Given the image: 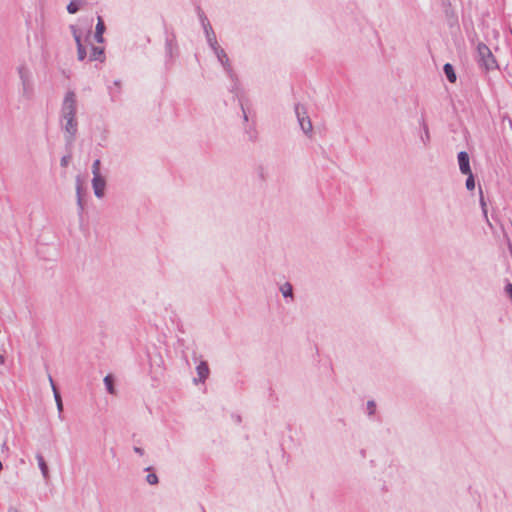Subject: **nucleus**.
<instances>
[{
    "instance_id": "nucleus-21",
    "label": "nucleus",
    "mask_w": 512,
    "mask_h": 512,
    "mask_svg": "<svg viewBox=\"0 0 512 512\" xmlns=\"http://www.w3.org/2000/svg\"><path fill=\"white\" fill-rule=\"evenodd\" d=\"M423 129H424V136H422V141L424 142V144H426L430 140V134H429L428 126L424 121H423Z\"/></svg>"
},
{
    "instance_id": "nucleus-9",
    "label": "nucleus",
    "mask_w": 512,
    "mask_h": 512,
    "mask_svg": "<svg viewBox=\"0 0 512 512\" xmlns=\"http://www.w3.org/2000/svg\"><path fill=\"white\" fill-rule=\"evenodd\" d=\"M71 30L73 32V35H74V38H75V41L77 43V48H78V59L79 60H84L86 55H87V52H86V48L85 46L83 45V43L81 42V37L80 35L77 33L76 29L74 26H71Z\"/></svg>"
},
{
    "instance_id": "nucleus-27",
    "label": "nucleus",
    "mask_w": 512,
    "mask_h": 512,
    "mask_svg": "<svg viewBox=\"0 0 512 512\" xmlns=\"http://www.w3.org/2000/svg\"><path fill=\"white\" fill-rule=\"evenodd\" d=\"M134 451H135L136 453H138L139 455H143V454H144L143 449H142V448H140V447H134Z\"/></svg>"
},
{
    "instance_id": "nucleus-14",
    "label": "nucleus",
    "mask_w": 512,
    "mask_h": 512,
    "mask_svg": "<svg viewBox=\"0 0 512 512\" xmlns=\"http://www.w3.org/2000/svg\"><path fill=\"white\" fill-rule=\"evenodd\" d=\"M84 4V1L83 0H72L68 6L66 7V9L68 10L69 13L71 14H74L76 12H78L81 8V6Z\"/></svg>"
},
{
    "instance_id": "nucleus-26",
    "label": "nucleus",
    "mask_w": 512,
    "mask_h": 512,
    "mask_svg": "<svg viewBox=\"0 0 512 512\" xmlns=\"http://www.w3.org/2000/svg\"><path fill=\"white\" fill-rule=\"evenodd\" d=\"M77 193H78V204L82 208V199L80 197V187L79 186L77 188Z\"/></svg>"
},
{
    "instance_id": "nucleus-19",
    "label": "nucleus",
    "mask_w": 512,
    "mask_h": 512,
    "mask_svg": "<svg viewBox=\"0 0 512 512\" xmlns=\"http://www.w3.org/2000/svg\"><path fill=\"white\" fill-rule=\"evenodd\" d=\"M468 177L466 179V188L468 190H473L475 188V180L472 172L470 174H466Z\"/></svg>"
},
{
    "instance_id": "nucleus-11",
    "label": "nucleus",
    "mask_w": 512,
    "mask_h": 512,
    "mask_svg": "<svg viewBox=\"0 0 512 512\" xmlns=\"http://www.w3.org/2000/svg\"><path fill=\"white\" fill-rule=\"evenodd\" d=\"M104 49L102 47L93 46L90 53V61H103Z\"/></svg>"
},
{
    "instance_id": "nucleus-18",
    "label": "nucleus",
    "mask_w": 512,
    "mask_h": 512,
    "mask_svg": "<svg viewBox=\"0 0 512 512\" xmlns=\"http://www.w3.org/2000/svg\"><path fill=\"white\" fill-rule=\"evenodd\" d=\"M281 292L284 297H292V295H293L292 285L290 283H285L281 287Z\"/></svg>"
},
{
    "instance_id": "nucleus-4",
    "label": "nucleus",
    "mask_w": 512,
    "mask_h": 512,
    "mask_svg": "<svg viewBox=\"0 0 512 512\" xmlns=\"http://www.w3.org/2000/svg\"><path fill=\"white\" fill-rule=\"evenodd\" d=\"M18 74L23 86V95L29 98L32 93V73L25 65H20Z\"/></svg>"
},
{
    "instance_id": "nucleus-12",
    "label": "nucleus",
    "mask_w": 512,
    "mask_h": 512,
    "mask_svg": "<svg viewBox=\"0 0 512 512\" xmlns=\"http://www.w3.org/2000/svg\"><path fill=\"white\" fill-rule=\"evenodd\" d=\"M105 31V25L102 19L98 18V23L96 25V31H95V39L97 42H103V33Z\"/></svg>"
},
{
    "instance_id": "nucleus-31",
    "label": "nucleus",
    "mask_w": 512,
    "mask_h": 512,
    "mask_svg": "<svg viewBox=\"0 0 512 512\" xmlns=\"http://www.w3.org/2000/svg\"><path fill=\"white\" fill-rule=\"evenodd\" d=\"M0 363H4V357L0 354Z\"/></svg>"
},
{
    "instance_id": "nucleus-10",
    "label": "nucleus",
    "mask_w": 512,
    "mask_h": 512,
    "mask_svg": "<svg viewBox=\"0 0 512 512\" xmlns=\"http://www.w3.org/2000/svg\"><path fill=\"white\" fill-rule=\"evenodd\" d=\"M197 374L200 382H204L209 375V367L205 361H201L197 366Z\"/></svg>"
},
{
    "instance_id": "nucleus-32",
    "label": "nucleus",
    "mask_w": 512,
    "mask_h": 512,
    "mask_svg": "<svg viewBox=\"0 0 512 512\" xmlns=\"http://www.w3.org/2000/svg\"><path fill=\"white\" fill-rule=\"evenodd\" d=\"M3 449H6L7 448V444L6 443H3Z\"/></svg>"
},
{
    "instance_id": "nucleus-24",
    "label": "nucleus",
    "mask_w": 512,
    "mask_h": 512,
    "mask_svg": "<svg viewBox=\"0 0 512 512\" xmlns=\"http://www.w3.org/2000/svg\"><path fill=\"white\" fill-rule=\"evenodd\" d=\"M480 204H481V207H482V210H483L484 216L487 218L486 203H485L484 198H483V196H482V195H481V198H480Z\"/></svg>"
},
{
    "instance_id": "nucleus-25",
    "label": "nucleus",
    "mask_w": 512,
    "mask_h": 512,
    "mask_svg": "<svg viewBox=\"0 0 512 512\" xmlns=\"http://www.w3.org/2000/svg\"><path fill=\"white\" fill-rule=\"evenodd\" d=\"M506 293L509 295L510 299L512 300V284L508 283L505 287Z\"/></svg>"
},
{
    "instance_id": "nucleus-30",
    "label": "nucleus",
    "mask_w": 512,
    "mask_h": 512,
    "mask_svg": "<svg viewBox=\"0 0 512 512\" xmlns=\"http://www.w3.org/2000/svg\"><path fill=\"white\" fill-rule=\"evenodd\" d=\"M242 110H243V113H244V119L247 120V115H246V112H245V109H244L243 106H242Z\"/></svg>"
},
{
    "instance_id": "nucleus-7",
    "label": "nucleus",
    "mask_w": 512,
    "mask_h": 512,
    "mask_svg": "<svg viewBox=\"0 0 512 512\" xmlns=\"http://www.w3.org/2000/svg\"><path fill=\"white\" fill-rule=\"evenodd\" d=\"M458 163L462 174H470V172H472L470 168L469 155L467 152L461 151L458 153Z\"/></svg>"
},
{
    "instance_id": "nucleus-8",
    "label": "nucleus",
    "mask_w": 512,
    "mask_h": 512,
    "mask_svg": "<svg viewBox=\"0 0 512 512\" xmlns=\"http://www.w3.org/2000/svg\"><path fill=\"white\" fill-rule=\"evenodd\" d=\"M202 24L204 26V29H205V32H206L207 41H208L210 47L212 49H214L217 46H219L218 42L216 40V35H215L212 27L210 26L209 22H207L206 18L202 19Z\"/></svg>"
},
{
    "instance_id": "nucleus-20",
    "label": "nucleus",
    "mask_w": 512,
    "mask_h": 512,
    "mask_svg": "<svg viewBox=\"0 0 512 512\" xmlns=\"http://www.w3.org/2000/svg\"><path fill=\"white\" fill-rule=\"evenodd\" d=\"M100 166H101V163H100V160L97 159L93 162V165H92V174L93 176H96V175H101L100 173Z\"/></svg>"
},
{
    "instance_id": "nucleus-6",
    "label": "nucleus",
    "mask_w": 512,
    "mask_h": 512,
    "mask_svg": "<svg viewBox=\"0 0 512 512\" xmlns=\"http://www.w3.org/2000/svg\"><path fill=\"white\" fill-rule=\"evenodd\" d=\"M214 53L216 54L218 60L221 62V64L223 65L224 69L226 70V72L232 76V69H231V66L229 64V59H228V56L227 54L225 53V51L220 47V46H217L216 48L213 49Z\"/></svg>"
},
{
    "instance_id": "nucleus-29",
    "label": "nucleus",
    "mask_w": 512,
    "mask_h": 512,
    "mask_svg": "<svg viewBox=\"0 0 512 512\" xmlns=\"http://www.w3.org/2000/svg\"><path fill=\"white\" fill-rule=\"evenodd\" d=\"M60 165H61V166H64V156H62V157L60 158Z\"/></svg>"
},
{
    "instance_id": "nucleus-5",
    "label": "nucleus",
    "mask_w": 512,
    "mask_h": 512,
    "mask_svg": "<svg viewBox=\"0 0 512 512\" xmlns=\"http://www.w3.org/2000/svg\"><path fill=\"white\" fill-rule=\"evenodd\" d=\"M92 187L97 198H102L105 194L106 180L102 175L93 176Z\"/></svg>"
},
{
    "instance_id": "nucleus-1",
    "label": "nucleus",
    "mask_w": 512,
    "mask_h": 512,
    "mask_svg": "<svg viewBox=\"0 0 512 512\" xmlns=\"http://www.w3.org/2000/svg\"><path fill=\"white\" fill-rule=\"evenodd\" d=\"M74 93H66V133L74 139L77 133V121L75 120L76 101Z\"/></svg>"
},
{
    "instance_id": "nucleus-2",
    "label": "nucleus",
    "mask_w": 512,
    "mask_h": 512,
    "mask_svg": "<svg viewBox=\"0 0 512 512\" xmlns=\"http://www.w3.org/2000/svg\"><path fill=\"white\" fill-rule=\"evenodd\" d=\"M477 52L478 62L486 70H494L498 67L496 59L494 58L491 50L487 45H485L484 43L478 44Z\"/></svg>"
},
{
    "instance_id": "nucleus-28",
    "label": "nucleus",
    "mask_w": 512,
    "mask_h": 512,
    "mask_svg": "<svg viewBox=\"0 0 512 512\" xmlns=\"http://www.w3.org/2000/svg\"><path fill=\"white\" fill-rule=\"evenodd\" d=\"M171 48H172V41L167 40V49H168L169 51H171Z\"/></svg>"
},
{
    "instance_id": "nucleus-23",
    "label": "nucleus",
    "mask_w": 512,
    "mask_h": 512,
    "mask_svg": "<svg viewBox=\"0 0 512 512\" xmlns=\"http://www.w3.org/2000/svg\"><path fill=\"white\" fill-rule=\"evenodd\" d=\"M375 407H376V405H375L374 401H369L367 403V409H368V412H369L370 415L374 414Z\"/></svg>"
},
{
    "instance_id": "nucleus-13",
    "label": "nucleus",
    "mask_w": 512,
    "mask_h": 512,
    "mask_svg": "<svg viewBox=\"0 0 512 512\" xmlns=\"http://www.w3.org/2000/svg\"><path fill=\"white\" fill-rule=\"evenodd\" d=\"M49 379H50V382H51V385H52V389H53V392H54V397H55V401L57 403V408H58L59 412L61 413L63 411V402H62L61 394L57 390V388L55 387L52 378L50 377Z\"/></svg>"
},
{
    "instance_id": "nucleus-17",
    "label": "nucleus",
    "mask_w": 512,
    "mask_h": 512,
    "mask_svg": "<svg viewBox=\"0 0 512 512\" xmlns=\"http://www.w3.org/2000/svg\"><path fill=\"white\" fill-rule=\"evenodd\" d=\"M104 384H105V386H106L107 391H108L110 394H115L114 381H113V377H112L111 375H107V376L104 378Z\"/></svg>"
},
{
    "instance_id": "nucleus-16",
    "label": "nucleus",
    "mask_w": 512,
    "mask_h": 512,
    "mask_svg": "<svg viewBox=\"0 0 512 512\" xmlns=\"http://www.w3.org/2000/svg\"><path fill=\"white\" fill-rule=\"evenodd\" d=\"M36 458H37L38 465L42 472L43 477L47 478L48 477V467H47V464H46L43 456L41 454H37Z\"/></svg>"
},
{
    "instance_id": "nucleus-22",
    "label": "nucleus",
    "mask_w": 512,
    "mask_h": 512,
    "mask_svg": "<svg viewBox=\"0 0 512 512\" xmlns=\"http://www.w3.org/2000/svg\"><path fill=\"white\" fill-rule=\"evenodd\" d=\"M146 480L151 485H155V484L158 483V477L154 473L148 474L147 477H146Z\"/></svg>"
},
{
    "instance_id": "nucleus-3",
    "label": "nucleus",
    "mask_w": 512,
    "mask_h": 512,
    "mask_svg": "<svg viewBox=\"0 0 512 512\" xmlns=\"http://www.w3.org/2000/svg\"><path fill=\"white\" fill-rule=\"evenodd\" d=\"M295 112L302 131L306 135H311L313 126L310 118L307 116L305 108L300 104H297L295 107Z\"/></svg>"
},
{
    "instance_id": "nucleus-15",
    "label": "nucleus",
    "mask_w": 512,
    "mask_h": 512,
    "mask_svg": "<svg viewBox=\"0 0 512 512\" xmlns=\"http://www.w3.org/2000/svg\"><path fill=\"white\" fill-rule=\"evenodd\" d=\"M444 73L451 83H454L456 81V74L451 64L447 63L444 65Z\"/></svg>"
}]
</instances>
